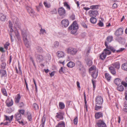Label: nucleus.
Segmentation results:
<instances>
[{
  "instance_id": "obj_49",
  "label": "nucleus",
  "mask_w": 127,
  "mask_h": 127,
  "mask_svg": "<svg viewBox=\"0 0 127 127\" xmlns=\"http://www.w3.org/2000/svg\"><path fill=\"white\" fill-rule=\"evenodd\" d=\"M14 33L16 36H17V37L19 39V34L18 31L16 30L15 31Z\"/></svg>"
},
{
  "instance_id": "obj_17",
  "label": "nucleus",
  "mask_w": 127,
  "mask_h": 127,
  "mask_svg": "<svg viewBox=\"0 0 127 127\" xmlns=\"http://www.w3.org/2000/svg\"><path fill=\"white\" fill-rule=\"evenodd\" d=\"M102 116L103 113L101 112H97L95 115V118L97 119H98L100 117H102Z\"/></svg>"
},
{
  "instance_id": "obj_29",
  "label": "nucleus",
  "mask_w": 127,
  "mask_h": 127,
  "mask_svg": "<svg viewBox=\"0 0 127 127\" xmlns=\"http://www.w3.org/2000/svg\"><path fill=\"white\" fill-rule=\"evenodd\" d=\"M46 121V117L44 116L42 120V123L40 125L41 127H44V124Z\"/></svg>"
},
{
  "instance_id": "obj_10",
  "label": "nucleus",
  "mask_w": 127,
  "mask_h": 127,
  "mask_svg": "<svg viewBox=\"0 0 127 127\" xmlns=\"http://www.w3.org/2000/svg\"><path fill=\"white\" fill-rule=\"evenodd\" d=\"M5 103L6 106L8 107L12 106L13 103L12 99H11V100H9L8 98L7 99L5 102Z\"/></svg>"
},
{
  "instance_id": "obj_50",
  "label": "nucleus",
  "mask_w": 127,
  "mask_h": 127,
  "mask_svg": "<svg viewBox=\"0 0 127 127\" xmlns=\"http://www.w3.org/2000/svg\"><path fill=\"white\" fill-rule=\"evenodd\" d=\"M97 25L100 27H102L103 26V23L101 22V21L99 20L98 23L97 24Z\"/></svg>"
},
{
  "instance_id": "obj_24",
  "label": "nucleus",
  "mask_w": 127,
  "mask_h": 127,
  "mask_svg": "<svg viewBox=\"0 0 127 127\" xmlns=\"http://www.w3.org/2000/svg\"><path fill=\"white\" fill-rule=\"evenodd\" d=\"M27 9L28 11L31 15H33L34 14V12L33 10L31 8L27 7Z\"/></svg>"
},
{
  "instance_id": "obj_45",
  "label": "nucleus",
  "mask_w": 127,
  "mask_h": 127,
  "mask_svg": "<svg viewBox=\"0 0 127 127\" xmlns=\"http://www.w3.org/2000/svg\"><path fill=\"white\" fill-rule=\"evenodd\" d=\"M33 108H34L35 110L38 109V105L36 103L33 104Z\"/></svg>"
},
{
  "instance_id": "obj_39",
  "label": "nucleus",
  "mask_w": 127,
  "mask_h": 127,
  "mask_svg": "<svg viewBox=\"0 0 127 127\" xmlns=\"http://www.w3.org/2000/svg\"><path fill=\"white\" fill-rule=\"evenodd\" d=\"M1 91L3 95L5 96H7V94L6 92V90L4 88H2L1 89Z\"/></svg>"
},
{
  "instance_id": "obj_60",
  "label": "nucleus",
  "mask_w": 127,
  "mask_h": 127,
  "mask_svg": "<svg viewBox=\"0 0 127 127\" xmlns=\"http://www.w3.org/2000/svg\"><path fill=\"white\" fill-rule=\"evenodd\" d=\"M125 49V48H121L120 49L117 50L116 52L117 53L123 51Z\"/></svg>"
},
{
  "instance_id": "obj_34",
  "label": "nucleus",
  "mask_w": 127,
  "mask_h": 127,
  "mask_svg": "<svg viewBox=\"0 0 127 127\" xmlns=\"http://www.w3.org/2000/svg\"><path fill=\"white\" fill-rule=\"evenodd\" d=\"M64 6L66 7V8L68 10H70V6L68 4L67 2H64Z\"/></svg>"
},
{
  "instance_id": "obj_54",
  "label": "nucleus",
  "mask_w": 127,
  "mask_h": 127,
  "mask_svg": "<svg viewBox=\"0 0 127 127\" xmlns=\"http://www.w3.org/2000/svg\"><path fill=\"white\" fill-rule=\"evenodd\" d=\"M44 4L46 7L48 8H49L51 6V5L50 4H48L46 2H44Z\"/></svg>"
},
{
  "instance_id": "obj_43",
  "label": "nucleus",
  "mask_w": 127,
  "mask_h": 127,
  "mask_svg": "<svg viewBox=\"0 0 127 127\" xmlns=\"http://www.w3.org/2000/svg\"><path fill=\"white\" fill-rule=\"evenodd\" d=\"M112 38L113 37L112 36H108L106 40L108 42H110L112 41Z\"/></svg>"
},
{
  "instance_id": "obj_33",
  "label": "nucleus",
  "mask_w": 127,
  "mask_h": 127,
  "mask_svg": "<svg viewBox=\"0 0 127 127\" xmlns=\"http://www.w3.org/2000/svg\"><path fill=\"white\" fill-rule=\"evenodd\" d=\"M27 118L29 121H31L32 120V115L31 113L29 112L27 113Z\"/></svg>"
},
{
  "instance_id": "obj_40",
  "label": "nucleus",
  "mask_w": 127,
  "mask_h": 127,
  "mask_svg": "<svg viewBox=\"0 0 127 127\" xmlns=\"http://www.w3.org/2000/svg\"><path fill=\"white\" fill-rule=\"evenodd\" d=\"M36 50L38 52L42 53L43 52L42 48L40 46H38L36 48Z\"/></svg>"
},
{
  "instance_id": "obj_42",
  "label": "nucleus",
  "mask_w": 127,
  "mask_h": 127,
  "mask_svg": "<svg viewBox=\"0 0 127 127\" xmlns=\"http://www.w3.org/2000/svg\"><path fill=\"white\" fill-rule=\"evenodd\" d=\"M90 8L92 9H96L98 8V6L97 5H93L91 6H90Z\"/></svg>"
},
{
  "instance_id": "obj_2",
  "label": "nucleus",
  "mask_w": 127,
  "mask_h": 127,
  "mask_svg": "<svg viewBox=\"0 0 127 127\" xmlns=\"http://www.w3.org/2000/svg\"><path fill=\"white\" fill-rule=\"evenodd\" d=\"M78 28V25L75 21H74L72 24L68 28L69 30H72L71 33L73 34H75Z\"/></svg>"
},
{
  "instance_id": "obj_56",
  "label": "nucleus",
  "mask_w": 127,
  "mask_h": 127,
  "mask_svg": "<svg viewBox=\"0 0 127 127\" xmlns=\"http://www.w3.org/2000/svg\"><path fill=\"white\" fill-rule=\"evenodd\" d=\"M19 113H20V114H21L23 115H24L25 112V110L23 109L19 110Z\"/></svg>"
},
{
  "instance_id": "obj_55",
  "label": "nucleus",
  "mask_w": 127,
  "mask_h": 127,
  "mask_svg": "<svg viewBox=\"0 0 127 127\" xmlns=\"http://www.w3.org/2000/svg\"><path fill=\"white\" fill-rule=\"evenodd\" d=\"M95 69H96V67L95 66H92L90 68V71H92L93 70H95Z\"/></svg>"
},
{
  "instance_id": "obj_21",
  "label": "nucleus",
  "mask_w": 127,
  "mask_h": 127,
  "mask_svg": "<svg viewBox=\"0 0 127 127\" xmlns=\"http://www.w3.org/2000/svg\"><path fill=\"white\" fill-rule=\"evenodd\" d=\"M6 19V16L2 13H0V20L1 21H5Z\"/></svg>"
},
{
  "instance_id": "obj_14",
  "label": "nucleus",
  "mask_w": 127,
  "mask_h": 127,
  "mask_svg": "<svg viewBox=\"0 0 127 127\" xmlns=\"http://www.w3.org/2000/svg\"><path fill=\"white\" fill-rule=\"evenodd\" d=\"M98 70L97 69H95L93 72L92 75V77L94 78H96L98 75Z\"/></svg>"
},
{
  "instance_id": "obj_53",
  "label": "nucleus",
  "mask_w": 127,
  "mask_h": 127,
  "mask_svg": "<svg viewBox=\"0 0 127 127\" xmlns=\"http://www.w3.org/2000/svg\"><path fill=\"white\" fill-rule=\"evenodd\" d=\"M19 107L20 108H23L24 106L23 103L22 102H20L19 104Z\"/></svg>"
},
{
  "instance_id": "obj_15",
  "label": "nucleus",
  "mask_w": 127,
  "mask_h": 127,
  "mask_svg": "<svg viewBox=\"0 0 127 127\" xmlns=\"http://www.w3.org/2000/svg\"><path fill=\"white\" fill-rule=\"evenodd\" d=\"M81 74L83 77H84L86 75V70L83 67L79 69Z\"/></svg>"
},
{
  "instance_id": "obj_12",
  "label": "nucleus",
  "mask_w": 127,
  "mask_h": 127,
  "mask_svg": "<svg viewBox=\"0 0 127 127\" xmlns=\"http://www.w3.org/2000/svg\"><path fill=\"white\" fill-rule=\"evenodd\" d=\"M97 124L99 127H106V124L103 121L99 120Z\"/></svg>"
},
{
  "instance_id": "obj_46",
  "label": "nucleus",
  "mask_w": 127,
  "mask_h": 127,
  "mask_svg": "<svg viewBox=\"0 0 127 127\" xmlns=\"http://www.w3.org/2000/svg\"><path fill=\"white\" fill-rule=\"evenodd\" d=\"M56 117L62 120H63L64 118V117L63 116L61 112L60 113V114L58 116Z\"/></svg>"
},
{
  "instance_id": "obj_3",
  "label": "nucleus",
  "mask_w": 127,
  "mask_h": 127,
  "mask_svg": "<svg viewBox=\"0 0 127 127\" xmlns=\"http://www.w3.org/2000/svg\"><path fill=\"white\" fill-rule=\"evenodd\" d=\"M67 51L68 54L72 55H75L77 52V50L76 49L71 47L67 48Z\"/></svg>"
},
{
  "instance_id": "obj_35",
  "label": "nucleus",
  "mask_w": 127,
  "mask_h": 127,
  "mask_svg": "<svg viewBox=\"0 0 127 127\" xmlns=\"http://www.w3.org/2000/svg\"><path fill=\"white\" fill-rule=\"evenodd\" d=\"M90 21L91 23L93 24L95 23L97 21V20L95 17H92L90 18Z\"/></svg>"
},
{
  "instance_id": "obj_4",
  "label": "nucleus",
  "mask_w": 127,
  "mask_h": 127,
  "mask_svg": "<svg viewBox=\"0 0 127 127\" xmlns=\"http://www.w3.org/2000/svg\"><path fill=\"white\" fill-rule=\"evenodd\" d=\"M96 104L101 105L103 102L102 97L100 96H97L95 98Z\"/></svg>"
},
{
  "instance_id": "obj_48",
  "label": "nucleus",
  "mask_w": 127,
  "mask_h": 127,
  "mask_svg": "<svg viewBox=\"0 0 127 127\" xmlns=\"http://www.w3.org/2000/svg\"><path fill=\"white\" fill-rule=\"evenodd\" d=\"M70 18L72 20H74L75 19V16L74 14L72 13L70 16Z\"/></svg>"
},
{
  "instance_id": "obj_52",
  "label": "nucleus",
  "mask_w": 127,
  "mask_h": 127,
  "mask_svg": "<svg viewBox=\"0 0 127 127\" xmlns=\"http://www.w3.org/2000/svg\"><path fill=\"white\" fill-rule=\"evenodd\" d=\"M9 45V43L7 42L4 45V48L5 49L7 50L8 48V46Z\"/></svg>"
},
{
  "instance_id": "obj_9",
  "label": "nucleus",
  "mask_w": 127,
  "mask_h": 127,
  "mask_svg": "<svg viewBox=\"0 0 127 127\" xmlns=\"http://www.w3.org/2000/svg\"><path fill=\"white\" fill-rule=\"evenodd\" d=\"M89 13L90 17H95L98 14V11L97 10H90L89 11Z\"/></svg>"
},
{
  "instance_id": "obj_28",
  "label": "nucleus",
  "mask_w": 127,
  "mask_h": 127,
  "mask_svg": "<svg viewBox=\"0 0 127 127\" xmlns=\"http://www.w3.org/2000/svg\"><path fill=\"white\" fill-rule=\"evenodd\" d=\"M0 74L1 75V77L6 76V72L5 70H0Z\"/></svg>"
},
{
  "instance_id": "obj_13",
  "label": "nucleus",
  "mask_w": 127,
  "mask_h": 127,
  "mask_svg": "<svg viewBox=\"0 0 127 127\" xmlns=\"http://www.w3.org/2000/svg\"><path fill=\"white\" fill-rule=\"evenodd\" d=\"M57 56L59 58H63L64 57V53L61 51H59L57 52Z\"/></svg>"
},
{
  "instance_id": "obj_26",
  "label": "nucleus",
  "mask_w": 127,
  "mask_h": 127,
  "mask_svg": "<svg viewBox=\"0 0 127 127\" xmlns=\"http://www.w3.org/2000/svg\"><path fill=\"white\" fill-rule=\"evenodd\" d=\"M121 68L123 70L127 71V63L123 64L122 65Z\"/></svg>"
},
{
  "instance_id": "obj_61",
  "label": "nucleus",
  "mask_w": 127,
  "mask_h": 127,
  "mask_svg": "<svg viewBox=\"0 0 127 127\" xmlns=\"http://www.w3.org/2000/svg\"><path fill=\"white\" fill-rule=\"evenodd\" d=\"M81 25L84 28H87V26L84 22H82L81 23Z\"/></svg>"
},
{
  "instance_id": "obj_59",
  "label": "nucleus",
  "mask_w": 127,
  "mask_h": 127,
  "mask_svg": "<svg viewBox=\"0 0 127 127\" xmlns=\"http://www.w3.org/2000/svg\"><path fill=\"white\" fill-rule=\"evenodd\" d=\"M121 84L125 87H127V83L125 81H122L121 82Z\"/></svg>"
},
{
  "instance_id": "obj_62",
  "label": "nucleus",
  "mask_w": 127,
  "mask_h": 127,
  "mask_svg": "<svg viewBox=\"0 0 127 127\" xmlns=\"http://www.w3.org/2000/svg\"><path fill=\"white\" fill-rule=\"evenodd\" d=\"M55 72L54 71H53L51 72V73H50V75L51 77H52L53 76H54V75Z\"/></svg>"
},
{
  "instance_id": "obj_38",
  "label": "nucleus",
  "mask_w": 127,
  "mask_h": 127,
  "mask_svg": "<svg viewBox=\"0 0 127 127\" xmlns=\"http://www.w3.org/2000/svg\"><path fill=\"white\" fill-rule=\"evenodd\" d=\"M117 90L120 91L122 92L124 90V88L123 86L120 85L118 86Z\"/></svg>"
},
{
  "instance_id": "obj_58",
  "label": "nucleus",
  "mask_w": 127,
  "mask_h": 127,
  "mask_svg": "<svg viewBox=\"0 0 127 127\" xmlns=\"http://www.w3.org/2000/svg\"><path fill=\"white\" fill-rule=\"evenodd\" d=\"M59 45V43L58 42L56 41L54 42V45L55 47H58Z\"/></svg>"
},
{
  "instance_id": "obj_5",
  "label": "nucleus",
  "mask_w": 127,
  "mask_h": 127,
  "mask_svg": "<svg viewBox=\"0 0 127 127\" xmlns=\"http://www.w3.org/2000/svg\"><path fill=\"white\" fill-rule=\"evenodd\" d=\"M58 12L59 15L60 16H65L66 12L64 8L62 7L58 8Z\"/></svg>"
},
{
  "instance_id": "obj_31",
  "label": "nucleus",
  "mask_w": 127,
  "mask_h": 127,
  "mask_svg": "<svg viewBox=\"0 0 127 127\" xmlns=\"http://www.w3.org/2000/svg\"><path fill=\"white\" fill-rule=\"evenodd\" d=\"M103 51L105 54H106V55H109L111 53V52L110 50L106 48Z\"/></svg>"
},
{
  "instance_id": "obj_37",
  "label": "nucleus",
  "mask_w": 127,
  "mask_h": 127,
  "mask_svg": "<svg viewBox=\"0 0 127 127\" xmlns=\"http://www.w3.org/2000/svg\"><path fill=\"white\" fill-rule=\"evenodd\" d=\"M18 68L19 71H18V69L16 67V72L17 73L21 75H22V72L21 70V67L20 66H19Z\"/></svg>"
},
{
  "instance_id": "obj_64",
  "label": "nucleus",
  "mask_w": 127,
  "mask_h": 127,
  "mask_svg": "<svg viewBox=\"0 0 127 127\" xmlns=\"http://www.w3.org/2000/svg\"><path fill=\"white\" fill-rule=\"evenodd\" d=\"M124 106L125 107H127V101H125V102L124 103Z\"/></svg>"
},
{
  "instance_id": "obj_8",
  "label": "nucleus",
  "mask_w": 127,
  "mask_h": 127,
  "mask_svg": "<svg viewBox=\"0 0 127 127\" xmlns=\"http://www.w3.org/2000/svg\"><path fill=\"white\" fill-rule=\"evenodd\" d=\"M123 31L122 28H120L118 29L116 31L115 34L117 36L122 35L123 33Z\"/></svg>"
},
{
  "instance_id": "obj_11",
  "label": "nucleus",
  "mask_w": 127,
  "mask_h": 127,
  "mask_svg": "<svg viewBox=\"0 0 127 127\" xmlns=\"http://www.w3.org/2000/svg\"><path fill=\"white\" fill-rule=\"evenodd\" d=\"M105 45L106 48L109 49L113 53L115 52L116 51V50L113 47L111 46H108L107 45V42L105 41Z\"/></svg>"
},
{
  "instance_id": "obj_57",
  "label": "nucleus",
  "mask_w": 127,
  "mask_h": 127,
  "mask_svg": "<svg viewBox=\"0 0 127 127\" xmlns=\"http://www.w3.org/2000/svg\"><path fill=\"white\" fill-rule=\"evenodd\" d=\"M74 123L75 125H77L78 122L77 117H76L74 120Z\"/></svg>"
},
{
  "instance_id": "obj_19",
  "label": "nucleus",
  "mask_w": 127,
  "mask_h": 127,
  "mask_svg": "<svg viewBox=\"0 0 127 127\" xmlns=\"http://www.w3.org/2000/svg\"><path fill=\"white\" fill-rule=\"evenodd\" d=\"M56 127H65L64 122L63 121L59 122Z\"/></svg>"
},
{
  "instance_id": "obj_7",
  "label": "nucleus",
  "mask_w": 127,
  "mask_h": 127,
  "mask_svg": "<svg viewBox=\"0 0 127 127\" xmlns=\"http://www.w3.org/2000/svg\"><path fill=\"white\" fill-rule=\"evenodd\" d=\"M61 23L63 27H66L69 25V23L68 20L65 19L62 21Z\"/></svg>"
},
{
  "instance_id": "obj_20",
  "label": "nucleus",
  "mask_w": 127,
  "mask_h": 127,
  "mask_svg": "<svg viewBox=\"0 0 127 127\" xmlns=\"http://www.w3.org/2000/svg\"><path fill=\"white\" fill-rule=\"evenodd\" d=\"M37 59L39 62H41L43 60V57L41 55H38L37 56Z\"/></svg>"
},
{
  "instance_id": "obj_47",
  "label": "nucleus",
  "mask_w": 127,
  "mask_h": 127,
  "mask_svg": "<svg viewBox=\"0 0 127 127\" xmlns=\"http://www.w3.org/2000/svg\"><path fill=\"white\" fill-rule=\"evenodd\" d=\"M46 33V31L45 29H43L41 27V29L40 30V34H43L44 33Z\"/></svg>"
},
{
  "instance_id": "obj_23",
  "label": "nucleus",
  "mask_w": 127,
  "mask_h": 127,
  "mask_svg": "<svg viewBox=\"0 0 127 127\" xmlns=\"http://www.w3.org/2000/svg\"><path fill=\"white\" fill-rule=\"evenodd\" d=\"M106 54H105L103 51L100 55L99 57L101 60H103L105 59L106 57Z\"/></svg>"
},
{
  "instance_id": "obj_22",
  "label": "nucleus",
  "mask_w": 127,
  "mask_h": 127,
  "mask_svg": "<svg viewBox=\"0 0 127 127\" xmlns=\"http://www.w3.org/2000/svg\"><path fill=\"white\" fill-rule=\"evenodd\" d=\"M109 69L110 72L113 74L114 75L116 74V71L114 67L112 66H110L109 67Z\"/></svg>"
},
{
  "instance_id": "obj_44",
  "label": "nucleus",
  "mask_w": 127,
  "mask_h": 127,
  "mask_svg": "<svg viewBox=\"0 0 127 127\" xmlns=\"http://www.w3.org/2000/svg\"><path fill=\"white\" fill-rule=\"evenodd\" d=\"M51 13L52 14H56L57 13V11L55 8H54L50 11Z\"/></svg>"
},
{
  "instance_id": "obj_32",
  "label": "nucleus",
  "mask_w": 127,
  "mask_h": 127,
  "mask_svg": "<svg viewBox=\"0 0 127 127\" xmlns=\"http://www.w3.org/2000/svg\"><path fill=\"white\" fill-rule=\"evenodd\" d=\"M59 108L61 109H64L65 107V105L63 102H60L59 103Z\"/></svg>"
},
{
  "instance_id": "obj_36",
  "label": "nucleus",
  "mask_w": 127,
  "mask_h": 127,
  "mask_svg": "<svg viewBox=\"0 0 127 127\" xmlns=\"http://www.w3.org/2000/svg\"><path fill=\"white\" fill-rule=\"evenodd\" d=\"M20 98L21 97L20 95L19 94H18L17 95V97H16L15 98V102L16 103H19Z\"/></svg>"
},
{
  "instance_id": "obj_30",
  "label": "nucleus",
  "mask_w": 127,
  "mask_h": 127,
  "mask_svg": "<svg viewBox=\"0 0 127 127\" xmlns=\"http://www.w3.org/2000/svg\"><path fill=\"white\" fill-rule=\"evenodd\" d=\"M4 116L5 117L6 120H8L9 122V123H11L13 117V116L12 115L10 117V119L6 115H4Z\"/></svg>"
},
{
  "instance_id": "obj_27",
  "label": "nucleus",
  "mask_w": 127,
  "mask_h": 127,
  "mask_svg": "<svg viewBox=\"0 0 127 127\" xmlns=\"http://www.w3.org/2000/svg\"><path fill=\"white\" fill-rule=\"evenodd\" d=\"M75 64L72 62H70L67 64V66L70 68L73 67L75 66Z\"/></svg>"
},
{
  "instance_id": "obj_41",
  "label": "nucleus",
  "mask_w": 127,
  "mask_h": 127,
  "mask_svg": "<svg viewBox=\"0 0 127 127\" xmlns=\"http://www.w3.org/2000/svg\"><path fill=\"white\" fill-rule=\"evenodd\" d=\"M96 104L95 106V110L96 111H98L99 109L102 108V107L101 106H98Z\"/></svg>"
},
{
  "instance_id": "obj_1",
  "label": "nucleus",
  "mask_w": 127,
  "mask_h": 127,
  "mask_svg": "<svg viewBox=\"0 0 127 127\" xmlns=\"http://www.w3.org/2000/svg\"><path fill=\"white\" fill-rule=\"evenodd\" d=\"M22 34L25 46L27 48H29L31 45V42L29 41L30 39L29 35L27 34L25 31H22Z\"/></svg>"
},
{
  "instance_id": "obj_51",
  "label": "nucleus",
  "mask_w": 127,
  "mask_h": 127,
  "mask_svg": "<svg viewBox=\"0 0 127 127\" xmlns=\"http://www.w3.org/2000/svg\"><path fill=\"white\" fill-rule=\"evenodd\" d=\"M6 64L5 63H2L1 64V68L2 69H4L5 68Z\"/></svg>"
},
{
  "instance_id": "obj_63",
  "label": "nucleus",
  "mask_w": 127,
  "mask_h": 127,
  "mask_svg": "<svg viewBox=\"0 0 127 127\" xmlns=\"http://www.w3.org/2000/svg\"><path fill=\"white\" fill-rule=\"evenodd\" d=\"M125 98L127 100V91H126L125 93Z\"/></svg>"
},
{
  "instance_id": "obj_18",
  "label": "nucleus",
  "mask_w": 127,
  "mask_h": 127,
  "mask_svg": "<svg viewBox=\"0 0 127 127\" xmlns=\"http://www.w3.org/2000/svg\"><path fill=\"white\" fill-rule=\"evenodd\" d=\"M114 83L117 85H119L121 83V80L119 78H116L114 81Z\"/></svg>"
},
{
  "instance_id": "obj_25",
  "label": "nucleus",
  "mask_w": 127,
  "mask_h": 127,
  "mask_svg": "<svg viewBox=\"0 0 127 127\" xmlns=\"http://www.w3.org/2000/svg\"><path fill=\"white\" fill-rule=\"evenodd\" d=\"M106 79L108 81H110L111 79V76L108 73H106L105 74Z\"/></svg>"
},
{
  "instance_id": "obj_6",
  "label": "nucleus",
  "mask_w": 127,
  "mask_h": 127,
  "mask_svg": "<svg viewBox=\"0 0 127 127\" xmlns=\"http://www.w3.org/2000/svg\"><path fill=\"white\" fill-rule=\"evenodd\" d=\"M14 117L18 121L20 124H23V122L22 121H19L21 119V115L20 113H17L15 114Z\"/></svg>"
},
{
  "instance_id": "obj_16",
  "label": "nucleus",
  "mask_w": 127,
  "mask_h": 127,
  "mask_svg": "<svg viewBox=\"0 0 127 127\" xmlns=\"http://www.w3.org/2000/svg\"><path fill=\"white\" fill-rule=\"evenodd\" d=\"M113 67L115 68L116 69H119L120 67V64L119 62H117L115 63H114L112 64Z\"/></svg>"
}]
</instances>
